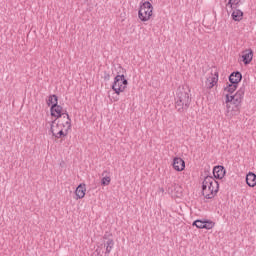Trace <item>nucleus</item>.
Masks as SVG:
<instances>
[{"label":"nucleus","mask_w":256,"mask_h":256,"mask_svg":"<svg viewBox=\"0 0 256 256\" xmlns=\"http://www.w3.org/2000/svg\"><path fill=\"white\" fill-rule=\"evenodd\" d=\"M71 129V118L69 114H63V122L52 121L50 131L56 139H61V137H67V131Z\"/></svg>","instance_id":"1"},{"label":"nucleus","mask_w":256,"mask_h":256,"mask_svg":"<svg viewBox=\"0 0 256 256\" xmlns=\"http://www.w3.org/2000/svg\"><path fill=\"white\" fill-rule=\"evenodd\" d=\"M219 193V182L212 176H206L202 182V195L205 199H213Z\"/></svg>","instance_id":"2"},{"label":"nucleus","mask_w":256,"mask_h":256,"mask_svg":"<svg viewBox=\"0 0 256 256\" xmlns=\"http://www.w3.org/2000/svg\"><path fill=\"white\" fill-rule=\"evenodd\" d=\"M191 105V96L185 91H179L175 98V107L178 113H185Z\"/></svg>","instance_id":"3"},{"label":"nucleus","mask_w":256,"mask_h":256,"mask_svg":"<svg viewBox=\"0 0 256 256\" xmlns=\"http://www.w3.org/2000/svg\"><path fill=\"white\" fill-rule=\"evenodd\" d=\"M129 82L127 79H125V75L123 74H118L114 78V82L112 84V89L116 95H121L127 89V85Z\"/></svg>","instance_id":"4"},{"label":"nucleus","mask_w":256,"mask_h":256,"mask_svg":"<svg viewBox=\"0 0 256 256\" xmlns=\"http://www.w3.org/2000/svg\"><path fill=\"white\" fill-rule=\"evenodd\" d=\"M153 16V5L151 2L146 1L140 5V9L138 11V17L140 21H149Z\"/></svg>","instance_id":"5"},{"label":"nucleus","mask_w":256,"mask_h":256,"mask_svg":"<svg viewBox=\"0 0 256 256\" xmlns=\"http://www.w3.org/2000/svg\"><path fill=\"white\" fill-rule=\"evenodd\" d=\"M243 97H245V87H241L235 95L226 94V103H230V105H240L243 101Z\"/></svg>","instance_id":"6"},{"label":"nucleus","mask_w":256,"mask_h":256,"mask_svg":"<svg viewBox=\"0 0 256 256\" xmlns=\"http://www.w3.org/2000/svg\"><path fill=\"white\" fill-rule=\"evenodd\" d=\"M193 226L197 227V229H213L215 227V222L211 220H196L192 224Z\"/></svg>","instance_id":"7"},{"label":"nucleus","mask_w":256,"mask_h":256,"mask_svg":"<svg viewBox=\"0 0 256 256\" xmlns=\"http://www.w3.org/2000/svg\"><path fill=\"white\" fill-rule=\"evenodd\" d=\"M50 111H51L52 117H56V119H59L61 117L63 119V115H65V114L69 115L67 113V111L63 112V107H61V105H59V104L52 105L50 108Z\"/></svg>","instance_id":"8"},{"label":"nucleus","mask_w":256,"mask_h":256,"mask_svg":"<svg viewBox=\"0 0 256 256\" xmlns=\"http://www.w3.org/2000/svg\"><path fill=\"white\" fill-rule=\"evenodd\" d=\"M227 104V111H226V117H233L235 115H239V112L241 111V105L237 104Z\"/></svg>","instance_id":"9"},{"label":"nucleus","mask_w":256,"mask_h":256,"mask_svg":"<svg viewBox=\"0 0 256 256\" xmlns=\"http://www.w3.org/2000/svg\"><path fill=\"white\" fill-rule=\"evenodd\" d=\"M173 168L175 171H184L185 170V160L179 157L173 159Z\"/></svg>","instance_id":"10"},{"label":"nucleus","mask_w":256,"mask_h":256,"mask_svg":"<svg viewBox=\"0 0 256 256\" xmlns=\"http://www.w3.org/2000/svg\"><path fill=\"white\" fill-rule=\"evenodd\" d=\"M217 81H219V75L211 74L206 80L207 89H213L217 85Z\"/></svg>","instance_id":"11"},{"label":"nucleus","mask_w":256,"mask_h":256,"mask_svg":"<svg viewBox=\"0 0 256 256\" xmlns=\"http://www.w3.org/2000/svg\"><path fill=\"white\" fill-rule=\"evenodd\" d=\"M242 61L244 65H249L253 61V50L247 49L243 51Z\"/></svg>","instance_id":"12"},{"label":"nucleus","mask_w":256,"mask_h":256,"mask_svg":"<svg viewBox=\"0 0 256 256\" xmlns=\"http://www.w3.org/2000/svg\"><path fill=\"white\" fill-rule=\"evenodd\" d=\"M241 79H243V75L239 71L233 72L229 76L230 83L234 85H239V83H241Z\"/></svg>","instance_id":"13"},{"label":"nucleus","mask_w":256,"mask_h":256,"mask_svg":"<svg viewBox=\"0 0 256 256\" xmlns=\"http://www.w3.org/2000/svg\"><path fill=\"white\" fill-rule=\"evenodd\" d=\"M225 167L223 166H215L213 168V175L215 179H223L225 177Z\"/></svg>","instance_id":"14"},{"label":"nucleus","mask_w":256,"mask_h":256,"mask_svg":"<svg viewBox=\"0 0 256 256\" xmlns=\"http://www.w3.org/2000/svg\"><path fill=\"white\" fill-rule=\"evenodd\" d=\"M104 247H105L104 256H109L111 254V251H113V248L115 247V241H113V239H108L104 243Z\"/></svg>","instance_id":"15"},{"label":"nucleus","mask_w":256,"mask_h":256,"mask_svg":"<svg viewBox=\"0 0 256 256\" xmlns=\"http://www.w3.org/2000/svg\"><path fill=\"white\" fill-rule=\"evenodd\" d=\"M246 183L248 187H255L256 186V174L253 172H249L246 175Z\"/></svg>","instance_id":"16"},{"label":"nucleus","mask_w":256,"mask_h":256,"mask_svg":"<svg viewBox=\"0 0 256 256\" xmlns=\"http://www.w3.org/2000/svg\"><path fill=\"white\" fill-rule=\"evenodd\" d=\"M85 191H87L85 189V184H80L75 191L77 199H83V197H85Z\"/></svg>","instance_id":"17"},{"label":"nucleus","mask_w":256,"mask_h":256,"mask_svg":"<svg viewBox=\"0 0 256 256\" xmlns=\"http://www.w3.org/2000/svg\"><path fill=\"white\" fill-rule=\"evenodd\" d=\"M233 21H242L243 20V11L235 9L232 12Z\"/></svg>","instance_id":"18"},{"label":"nucleus","mask_w":256,"mask_h":256,"mask_svg":"<svg viewBox=\"0 0 256 256\" xmlns=\"http://www.w3.org/2000/svg\"><path fill=\"white\" fill-rule=\"evenodd\" d=\"M237 87H238L237 84L230 83L226 85V87L224 88V91L230 94L235 93V91H237Z\"/></svg>","instance_id":"19"},{"label":"nucleus","mask_w":256,"mask_h":256,"mask_svg":"<svg viewBox=\"0 0 256 256\" xmlns=\"http://www.w3.org/2000/svg\"><path fill=\"white\" fill-rule=\"evenodd\" d=\"M48 105H51V107H53V105H57L58 104V98L57 95H51L48 98Z\"/></svg>","instance_id":"20"},{"label":"nucleus","mask_w":256,"mask_h":256,"mask_svg":"<svg viewBox=\"0 0 256 256\" xmlns=\"http://www.w3.org/2000/svg\"><path fill=\"white\" fill-rule=\"evenodd\" d=\"M239 3H241V0H229L228 5H230L231 9H237Z\"/></svg>","instance_id":"21"},{"label":"nucleus","mask_w":256,"mask_h":256,"mask_svg":"<svg viewBox=\"0 0 256 256\" xmlns=\"http://www.w3.org/2000/svg\"><path fill=\"white\" fill-rule=\"evenodd\" d=\"M109 183H111V177L106 176V177L102 178L101 185H103L104 187H107V185H109Z\"/></svg>","instance_id":"22"},{"label":"nucleus","mask_w":256,"mask_h":256,"mask_svg":"<svg viewBox=\"0 0 256 256\" xmlns=\"http://www.w3.org/2000/svg\"><path fill=\"white\" fill-rule=\"evenodd\" d=\"M96 252L98 253V255H100L101 251H99L98 249L96 250Z\"/></svg>","instance_id":"23"},{"label":"nucleus","mask_w":256,"mask_h":256,"mask_svg":"<svg viewBox=\"0 0 256 256\" xmlns=\"http://www.w3.org/2000/svg\"><path fill=\"white\" fill-rule=\"evenodd\" d=\"M115 101H119V99L117 98V99H115Z\"/></svg>","instance_id":"24"}]
</instances>
